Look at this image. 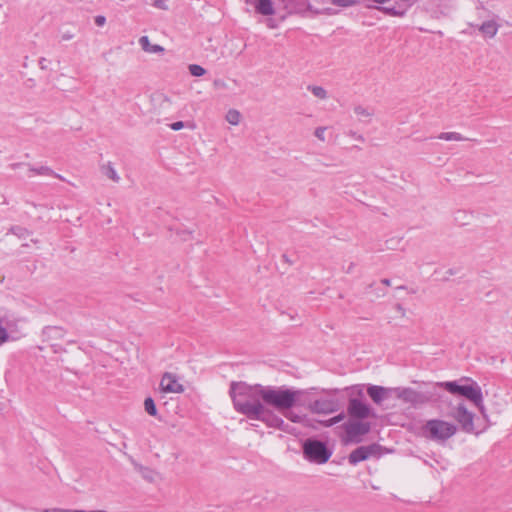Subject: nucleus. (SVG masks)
Instances as JSON below:
<instances>
[{
  "label": "nucleus",
  "instance_id": "nucleus-1",
  "mask_svg": "<svg viewBox=\"0 0 512 512\" xmlns=\"http://www.w3.org/2000/svg\"><path fill=\"white\" fill-rule=\"evenodd\" d=\"M229 395L238 413L245 415L248 419L261 421L268 427L286 431L288 425L268 407H287L291 398L289 394L279 391V387L232 382Z\"/></svg>",
  "mask_w": 512,
  "mask_h": 512
},
{
  "label": "nucleus",
  "instance_id": "nucleus-2",
  "mask_svg": "<svg viewBox=\"0 0 512 512\" xmlns=\"http://www.w3.org/2000/svg\"><path fill=\"white\" fill-rule=\"evenodd\" d=\"M470 381V379H466ZM437 386L444 388L453 395H460L471 401L481 412L485 413L482 389L477 382L471 380L469 385H461L458 381L437 382Z\"/></svg>",
  "mask_w": 512,
  "mask_h": 512
},
{
  "label": "nucleus",
  "instance_id": "nucleus-3",
  "mask_svg": "<svg viewBox=\"0 0 512 512\" xmlns=\"http://www.w3.org/2000/svg\"><path fill=\"white\" fill-rule=\"evenodd\" d=\"M422 432L427 439L444 443L456 434L457 426L445 420L431 419L424 424Z\"/></svg>",
  "mask_w": 512,
  "mask_h": 512
},
{
  "label": "nucleus",
  "instance_id": "nucleus-4",
  "mask_svg": "<svg viewBox=\"0 0 512 512\" xmlns=\"http://www.w3.org/2000/svg\"><path fill=\"white\" fill-rule=\"evenodd\" d=\"M303 454L308 461L317 464L326 463L332 455L325 443L315 439H307L304 442Z\"/></svg>",
  "mask_w": 512,
  "mask_h": 512
},
{
  "label": "nucleus",
  "instance_id": "nucleus-5",
  "mask_svg": "<svg viewBox=\"0 0 512 512\" xmlns=\"http://www.w3.org/2000/svg\"><path fill=\"white\" fill-rule=\"evenodd\" d=\"M279 391L289 394L291 399L289 403L286 405L287 407L274 409L278 411L280 414H282L289 421L293 423H301L303 421V417L300 414L292 411V408L295 407L300 402L301 398L305 394H307V391L301 389L287 388L285 386H280Z\"/></svg>",
  "mask_w": 512,
  "mask_h": 512
},
{
  "label": "nucleus",
  "instance_id": "nucleus-6",
  "mask_svg": "<svg viewBox=\"0 0 512 512\" xmlns=\"http://www.w3.org/2000/svg\"><path fill=\"white\" fill-rule=\"evenodd\" d=\"M450 416L457 421L460 425L461 429L464 432L471 433L474 431V413L469 411L466 405L463 402H460L455 406L451 412Z\"/></svg>",
  "mask_w": 512,
  "mask_h": 512
},
{
  "label": "nucleus",
  "instance_id": "nucleus-7",
  "mask_svg": "<svg viewBox=\"0 0 512 512\" xmlns=\"http://www.w3.org/2000/svg\"><path fill=\"white\" fill-rule=\"evenodd\" d=\"M394 397L412 406L423 405L430 400L427 394L418 392L410 387H395Z\"/></svg>",
  "mask_w": 512,
  "mask_h": 512
},
{
  "label": "nucleus",
  "instance_id": "nucleus-8",
  "mask_svg": "<svg viewBox=\"0 0 512 512\" xmlns=\"http://www.w3.org/2000/svg\"><path fill=\"white\" fill-rule=\"evenodd\" d=\"M346 433V442L359 443L362 440V436L366 435L370 431V424L368 422L361 421H348L343 425Z\"/></svg>",
  "mask_w": 512,
  "mask_h": 512
},
{
  "label": "nucleus",
  "instance_id": "nucleus-9",
  "mask_svg": "<svg viewBox=\"0 0 512 512\" xmlns=\"http://www.w3.org/2000/svg\"><path fill=\"white\" fill-rule=\"evenodd\" d=\"M340 407L337 399L334 398H321L311 402L308 406L312 413L316 414H330L336 412Z\"/></svg>",
  "mask_w": 512,
  "mask_h": 512
},
{
  "label": "nucleus",
  "instance_id": "nucleus-10",
  "mask_svg": "<svg viewBox=\"0 0 512 512\" xmlns=\"http://www.w3.org/2000/svg\"><path fill=\"white\" fill-rule=\"evenodd\" d=\"M395 387H383L377 385H370L367 388V393L373 402L377 405H382L384 401L394 397Z\"/></svg>",
  "mask_w": 512,
  "mask_h": 512
},
{
  "label": "nucleus",
  "instance_id": "nucleus-11",
  "mask_svg": "<svg viewBox=\"0 0 512 512\" xmlns=\"http://www.w3.org/2000/svg\"><path fill=\"white\" fill-rule=\"evenodd\" d=\"M347 411L352 418L357 419H365L372 415L371 408L357 398L349 400Z\"/></svg>",
  "mask_w": 512,
  "mask_h": 512
},
{
  "label": "nucleus",
  "instance_id": "nucleus-12",
  "mask_svg": "<svg viewBox=\"0 0 512 512\" xmlns=\"http://www.w3.org/2000/svg\"><path fill=\"white\" fill-rule=\"evenodd\" d=\"M161 390L165 393H182L183 385L180 384L175 375L166 372L160 382Z\"/></svg>",
  "mask_w": 512,
  "mask_h": 512
},
{
  "label": "nucleus",
  "instance_id": "nucleus-13",
  "mask_svg": "<svg viewBox=\"0 0 512 512\" xmlns=\"http://www.w3.org/2000/svg\"><path fill=\"white\" fill-rule=\"evenodd\" d=\"M500 25L494 20L484 21L478 26V30L482 33L485 38L492 39L496 36Z\"/></svg>",
  "mask_w": 512,
  "mask_h": 512
},
{
  "label": "nucleus",
  "instance_id": "nucleus-14",
  "mask_svg": "<svg viewBox=\"0 0 512 512\" xmlns=\"http://www.w3.org/2000/svg\"><path fill=\"white\" fill-rule=\"evenodd\" d=\"M253 5L257 13L270 16L275 13L273 0H254Z\"/></svg>",
  "mask_w": 512,
  "mask_h": 512
},
{
  "label": "nucleus",
  "instance_id": "nucleus-15",
  "mask_svg": "<svg viewBox=\"0 0 512 512\" xmlns=\"http://www.w3.org/2000/svg\"><path fill=\"white\" fill-rule=\"evenodd\" d=\"M354 113L357 116L358 121L368 124L374 115V110L369 107L357 105L354 107Z\"/></svg>",
  "mask_w": 512,
  "mask_h": 512
},
{
  "label": "nucleus",
  "instance_id": "nucleus-16",
  "mask_svg": "<svg viewBox=\"0 0 512 512\" xmlns=\"http://www.w3.org/2000/svg\"><path fill=\"white\" fill-rule=\"evenodd\" d=\"M139 44L141 48L147 53H162L164 52V47L158 44H151L148 36H141L139 38Z\"/></svg>",
  "mask_w": 512,
  "mask_h": 512
},
{
  "label": "nucleus",
  "instance_id": "nucleus-17",
  "mask_svg": "<svg viewBox=\"0 0 512 512\" xmlns=\"http://www.w3.org/2000/svg\"><path fill=\"white\" fill-rule=\"evenodd\" d=\"M29 166V171L36 174V175H42V176H53V177H56L62 181L65 180V178L63 176H61L60 174H57L56 172H54L50 167L48 166H40L38 168H35L31 165H28Z\"/></svg>",
  "mask_w": 512,
  "mask_h": 512
},
{
  "label": "nucleus",
  "instance_id": "nucleus-18",
  "mask_svg": "<svg viewBox=\"0 0 512 512\" xmlns=\"http://www.w3.org/2000/svg\"><path fill=\"white\" fill-rule=\"evenodd\" d=\"M367 459H368V455L366 454L363 446H360V447L356 448L355 450H353L348 457L349 463L352 465H356L359 462L367 460Z\"/></svg>",
  "mask_w": 512,
  "mask_h": 512
},
{
  "label": "nucleus",
  "instance_id": "nucleus-19",
  "mask_svg": "<svg viewBox=\"0 0 512 512\" xmlns=\"http://www.w3.org/2000/svg\"><path fill=\"white\" fill-rule=\"evenodd\" d=\"M100 170L103 175L113 182L118 183L120 181V177L111 162L101 165Z\"/></svg>",
  "mask_w": 512,
  "mask_h": 512
},
{
  "label": "nucleus",
  "instance_id": "nucleus-20",
  "mask_svg": "<svg viewBox=\"0 0 512 512\" xmlns=\"http://www.w3.org/2000/svg\"><path fill=\"white\" fill-rule=\"evenodd\" d=\"M438 139L445 141H465V138L462 134L458 132H441L438 136Z\"/></svg>",
  "mask_w": 512,
  "mask_h": 512
},
{
  "label": "nucleus",
  "instance_id": "nucleus-21",
  "mask_svg": "<svg viewBox=\"0 0 512 512\" xmlns=\"http://www.w3.org/2000/svg\"><path fill=\"white\" fill-rule=\"evenodd\" d=\"M136 468L141 476L148 482H154L156 480L157 473L154 470L142 465H137Z\"/></svg>",
  "mask_w": 512,
  "mask_h": 512
},
{
  "label": "nucleus",
  "instance_id": "nucleus-22",
  "mask_svg": "<svg viewBox=\"0 0 512 512\" xmlns=\"http://www.w3.org/2000/svg\"><path fill=\"white\" fill-rule=\"evenodd\" d=\"M17 338L14 337L6 327L0 322V347L8 342L15 341Z\"/></svg>",
  "mask_w": 512,
  "mask_h": 512
},
{
  "label": "nucleus",
  "instance_id": "nucleus-23",
  "mask_svg": "<svg viewBox=\"0 0 512 512\" xmlns=\"http://www.w3.org/2000/svg\"><path fill=\"white\" fill-rule=\"evenodd\" d=\"M225 119L231 125H235L236 126V125H238L240 123L241 114L236 109H230V110L227 111Z\"/></svg>",
  "mask_w": 512,
  "mask_h": 512
},
{
  "label": "nucleus",
  "instance_id": "nucleus-24",
  "mask_svg": "<svg viewBox=\"0 0 512 512\" xmlns=\"http://www.w3.org/2000/svg\"><path fill=\"white\" fill-rule=\"evenodd\" d=\"M8 233L17 236L19 239H26L30 236V231L22 226H12Z\"/></svg>",
  "mask_w": 512,
  "mask_h": 512
},
{
  "label": "nucleus",
  "instance_id": "nucleus-25",
  "mask_svg": "<svg viewBox=\"0 0 512 512\" xmlns=\"http://www.w3.org/2000/svg\"><path fill=\"white\" fill-rule=\"evenodd\" d=\"M366 454L368 455V459L370 457H379L381 455V446L379 444H371L367 446H363Z\"/></svg>",
  "mask_w": 512,
  "mask_h": 512
},
{
  "label": "nucleus",
  "instance_id": "nucleus-26",
  "mask_svg": "<svg viewBox=\"0 0 512 512\" xmlns=\"http://www.w3.org/2000/svg\"><path fill=\"white\" fill-rule=\"evenodd\" d=\"M144 408H145V411L149 415H151V416H156L157 415L156 405L154 403V400L151 397H148V398L145 399V401H144Z\"/></svg>",
  "mask_w": 512,
  "mask_h": 512
},
{
  "label": "nucleus",
  "instance_id": "nucleus-27",
  "mask_svg": "<svg viewBox=\"0 0 512 512\" xmlns=\"http://www.w3.org/2000/svg\"><path fill=\"white\" fill-rule=\"evenodd\" d=\"M188 69L190 74L195 77L203 76L206 73V70L202 66L197 64L189 65Z\"/></svg>",
  "mask_w": 512,
  "mask_h": 512
},
{
  "label": "nucleus",
  "instance_id": "nucleus-28",
  "mask_svg": "<svg viewBox=\"0 0 512 512\" xmlns=\"http://www.w3.org/2000/svg\"><path fill=\"white\" fill-rule=\"evenodd\" d=\"M309 90L317 98L325 99L327 97L326 90L321 86H312V87H309Z\"/></svg>",
  "mask_w": 512,
  "mask_h": 512
},
{
  "label": "nucleus",
  "instance_id": "nucleus-29",
  "mask_svg": "<svg viewBox=\"0 0 512 512\" xmlns=\"http://www.w3.org/2000/svg\"><path fill=\"white\" fill-rule=\"evenodd\" d=\"M382 11L387 15L396 17H402L405 14L404 11L397 10L395 7H384Z\"/></svg>",
  "mask_w": 512,
  "mask_h": 512
},
{
  "label": "nucleus",
  "instance_id": "nucleus-30",
  "mask_svg": "<svg viewBox=\"0 0 512 512\" xmlns=\"http://www.w3.org/2000/svg\"><path fill=\"white\" fill-rule=\"evenodd\" d=\"M331 2L339 7H350L355 5L357 0H331Z\"/></svg>",
  "mask_w": 512,
  "mask_h": 512
},
{
  "label": "nucleus",
  "instance_id": "nucleus-31",
  "mask_svg": "<svg viewBox=\"0 0 512 512\" xmlns=\"http://www.w3.org/2000/svg\"><path fill=\"white\" fill-rule=\"evenodd\" d=\"M326 127H317L315 129V132H314V135L320 140V141H325V131H326Z\"/></svg>",
  "mask_w": 512,
  "mask_h": 512
},
{
  "label": "nucleus",
  "instance_id": "nucleus-32",
  "mask_svg": "<svg viewBox=\"0 0 512 512\" xmlns=\"http://www.w3.org/2000/svg\"><path fill=\"white\" fill-rule=\"evenodd\" d=\"M185 127V123L182 122V121H177V122H174L170 125V128L174 131H179L181 130L182 128Z\"/></svg>",
  "mask_w": 512,
  "mask_h": 512
},
{
  "label": "nucleus",
  "instance_id": "nucleus-33",
  "mask_svg": "<svg viewBox=\"0 0 512 512\" xmlns=\"http://www.w3.org/2000/svg\"><path fill=\"white\" fill-rule=\"evenodd\" d=\"M42 512H75V510L63 509V508H47Z\"/></svg>",
  "mask_w": 512,
  "mask_h": 512
},
{
  "label": "nucleus",
  "instance_id": "nucleus-34",
  "mask_svg": "<svg viewBox=\"0 0 512 512\" xmlns=\"http://www.w3.org/2000/svg\"><path fill=\"white\" fill-rule=\"evenodd\" d=\"M153 5L156 7V8H159V9H162V10H166L167 9V6L166 4L164 3L163 0H153Z\"/></svg>",
  "mask_w": 512,
  "mask_h": 512
},
{
  "label": "nucleus",
  "instance_id": "nucleus-35",
  "mask_svg": "<svg viewBox=\"0 0 512 512\" xmlns=\"http://www.w3.org/2000/svg\"><path fill=\"white\" fill-rule=\"evenodd\" d=\"M106 23V18L102 15H98L95 17V24L97 26H103Z\"/></svg>",
  "mask_w": 512,
  "mask_h": 512
},
{
  "label": "nucleus",
  "instance_id": "nucleus-36",
  "mask_svg": "<svg viewBox=\"0 0 512 512\" xmlns=\"http://www.w3.org/2000/svg\"><path fill=\"white\" fill-rule=\"evenodd\" d=\"M348 135L351 136L352 138H354L357 141L364 142V140H365L364 137L361 134H358V133H356L354 131H350L348 133Z\"/></svg>",
  "mask_w": 512,
  "mask_h": 512
},
{
  "label": "nucleus",
  "instance_id": "nucleus-37",
  "mask_svg": "<svg viewBox=\"0 0 512 512\" xmlns=\"http://www.w3.org/2000/svg\"><path fill=\"white\" fill-rule=\"evenodd\" d=\"M321 423H322L325 427H331V426H333V425H335V424H336V423H335V420H334V418H333V417H332V418H330V419H328V420H326V421H322Z\"/></svg>",
  "mask_w": 512,
  "mask_h": 512
},
{
  "label": "nucleus",
  "instance_id": "nucleus-38",
  "mask_svg": "<svg viewBox=\"0 0 512 512\" xmlns=\"http://www.w3.org/2000/svg\"><path fill=\"white\" fill-rule=\"evenodd\" d=\"M333 418L335 420V423L337 424V423L341 422L345 418V415H344V413H340V414H338L337 416H335Z\"/></svg>",
  "mask_w": 512,
  "mask_h": 512
},
{
  "label": "nucleus",
  "instance_id": "nucleus-39",
  "mask_svg": "<svg viewBox=\"0 0 512 512\" xmlns=\"http://www.w3.org/2000/svg\"><path fill=\"white\" fill-rule=\"evenodd\" d=\"M214 85L217 87L225 88L226 84L222 80H215Z\"/></svg>",
  "mask_w": 512,
  "mask_h": 512
},
{
  "label": "nucleus",
  "instance_id": "nucleus-40",
  "mask_svg": "<svg viewBox=\"0 0 512 512\" xmlns=\"http://www.w3.org/2000/svg\"><path fill=\"white\" fill-rule=\"evenodd\" d=\"M72 38H73V35H72V34H69V33H64V34L62 35V40H64V41H68V40H70V39H72Z\"/></svg>",
  "mask_w": 512,
  "mask_h": 512
},
{
  "label": "nucleus",
  "instance_id": "nucleus-41",
  "mask_svg": "<svg viewBox=\"0 0 512 512\" xmlns=\"http://www.w3.org/2000/svg\"><path fill=\"white\" fill-rule=\"evenodd\" d=\"M401 2L407 4L408 6H412L415 4L418 0H400Z\"/></svg>",
  "mask_w": 512,
  "mask_h": 512
},
{
  "label": "nucleus",
  "instance_id": "nucleus-42",
  "mask_svg": "<svg viewBox=\"0 0 512 512\" xmlns=\"http://www.w3.org/2000/svg\"><path fill=\"white\" fill-rule=\"evenodd\" d=\"M45 62H46L45 58H41L39 60V65H40L41 69H45L46 68Z\"/></svg>",
  "mask_w": 512,
  "mask_h": 512
},
{
  "label": "nucleus",
  "instance_id": "nucleus-43",
  "mask_svg": "<svg viewBox=\"0 0 512 512\" xmlns=\"http://www.w3.org/2000/svg\"><path fill=\"white\" fill-rule=\"evenodd\" d=\"M381 283H382V284H384V285H386V286H390V285H391V281H390L389 279H387V278L382 279V280H381Z\"/></svg>",
  "mask_w": 512,
  "mask_h": 512
},
{
  "label": "nucleus",
  "instance_id": "nucleus-44",
  "mask_svg": "<svg viewBox=\"0 0 512 512\" xmlns=\"http://www.w3.org/2000/svg\"><path fill=\"white\" fill-rule=\"evenodd\" d=\"M21 165H22V163H13L10 165V167L15 170V169L19 168Z\"/></svg>",
  "mask_w": 512,
  "mask_h": 512
},
{
  "label": "nucleus",
  "instance_id": "nucleus-45",
  "mask_svg": "<svg viewBox=\"0 0 512 512\" xmlns=\"http://www.w3.org/2000/svg\"><path fill=\"white\" fill-rule=\"evenodd\" d=\"M386 295V291L381 290V293H377V297H383Z\"/></svg>",
  "mask_w": 512,
  "mask_h": 512
},
{
  "label": "nucleus",
  "instance_id": "nucleus-46",
  "mask_svg": "<svg viewBox=\"0 0 512 512\" xmlns=\"http://www.w3.org/2000/svg\"><path fill=\"white\" fill-rule=\"evenodd\" d=\"M268 27H269V28H274V27H275V25L272 23V20H270V21L268 22Z\"/></svg>",
  "mask_w": 512,
  "mask_h": 512
},
{
  "label": "nucleus",
  "instance_id": "nucleus-47",
  "mask_svg": "<svg viewBox=\"0 0 512 512\" xmlns=\"http://www.w3.org/2000/svg\"><path fill=\"white\" fill-rule=\"evenodd\" d=\"M397 310L398 311H402L403 310L402 306L401 305H397Z\"/></svg>",
  "mask_w": 512,
  "mask_h": 512
}]
</instances>
